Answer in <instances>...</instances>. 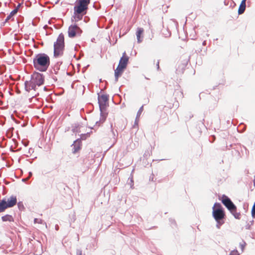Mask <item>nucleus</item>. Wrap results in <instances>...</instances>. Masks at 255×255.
Here are the masks:
<instances>
[{"instance_id":"obj_17","label":"nucleus","mask_w":255,"mask_h":255,"mask_svg":"<svg viewBox=\"0 0 255 255\" xmlns=\"http://www.w3.org/2000/svg\"><path fill=\"white\" fill-rule=\"evenodd\" d=\"M246 4L244 0H242L239 6L238 9V14H241L243 13L246 9Z\"/></svg>"},{"instance_id":"obj_39","label":"nucleus","mask_w":255,"mask_h":255,"mask_svg":"<svg viewBox=\"0 0 255 255\" xmlns=\"http://www.w3.org/2000/svg\"><path fill=\"white\" fill-rule=\"evenodd\" d=\"M205 43H206V41H204L203 42V45H205Z\"/></svg>"},{"instance_id":"obj_3","label":"nucleus","mask_w":255,"mask_h":255,"mask_svg":"<svg viewBox=\"0 0 255 255\" xmlns=\"http://www.w3.org/2000/svg\"><path fill=\"white\" fill-rule=\"evenodd\" d=\"M213 216L217 222L216 227L220 229V227L224 223L223 219L225 214L221 205L216 203L213 207Z\"/></svg>"},{"instance_id":"obj_1","label":"nucleus","mask_w":255,"mask_h":255,"mask_svg":"<svg viewBox=\"0 0 255 255\" xmlns=\"http://www.w3.org/2000/svg\"><path fill=\"white\" fill-rule=\"evenodd\" d=\"M50 63L49 56L44 53L37 54L33 58L34 67L40 72H45L48 69Z\"/></svg>"},{"instance_id":"obj_23","label":"nucleus","mask_w":255,"mask_h":255,"mask_svg":"<svg viewBox=\"0 0 255 255\" xmlns=\"http://www.w3.org/2000/svg\"><path fill=\"white\" fill-rule=\"evenodd\" d=\"M143 106H141L139 109L138 110V112H137V115H136V117L139 118V117L140 116L142 112H143Z\"/></svg>"},{"instance_id":"obj_18","label":"nucleus","mask_w":255,"mask_h":255,"mask_svg":"<svg viewBox=\"0 0 255 255\" xmlns=\"http://www.w3.org/2000/svg\"><path fill=\"white\" fill-rule=\"evenodd\" d=\"M17 11L18 8H15L13 10H12L5 19L4 23L7 22L9 19H10L11 17L17 12Z\"/></svg>"},{"instance_id":"obj_37","label":"nucleus","mask_w":255,"mask_h":255,"mask_svg":"<svg viewBox=\"0 0 255 255\" xmlns=\"http://www.w3.org/2000/svg\"><path fill=\"white\" fill-rule=\"evenodd\" d=\"M112 131H113V133L114 135L115 136L116 134H115V132L113 130H112Z\"/></svg>"},{"instance_id":"obj_9","label":"nucleus","mask_w":255,"mask_h":255,"mask_svg":"<svg viewBox=\"0 0 255 255\" xmlns=\"http://www.w3.org/2000/svg\"><path fill=\"white\" fill-rule=\"evenodd\" d=\"M17 203V198L15 196H10L6 199V204L8 208H11L15 205Z\"/></svg>"},{"instance_id":"obj_15","label":"nucleus","mask_w":255,"mask_h":255,"mask_svg":"<svg viewBox=\"0 0 255 255\" xmlns=\"http://www.w3.org/2000/svg\"><path fill=\"white\" fill-rule=\"evenodd\" d=\"M81 125L79 123H75L72 126V131L74 133H79L81 132Z\"/></svg>"},{"instance_id":"obj_34","label":"nucleus","mask_w":255,"mask_h":255,"mask_svg":"<svg viewBox=\"0 0 255 255\" xmlns=\"http://www.w3.org/2000/svg\"><path fill=\"white\" fill-rule=\"evenodd\" d=\"M32 172H29V178L30 177L32 176Z\"/></svg>"},{"instance_id":"obj_25","label":"nucleus","mask_w":255,"mask_h":255,"mask_svg":"<svg viewBox=\"0 0 255 255\" xmlns=\"http://www.w3.org/2000/svg\"><path fill=\"white\" fill-rule=\"evenodd\" d=\"M17 206H18V209L20 210H22V209H23L24 208V206L22 204V202H18L17 203Z\"/></svg>"},{"instance_id":"obj_21","label":"nucleus","mask_w":255,"mask_h":255,"mask_svg":"<svg viewBox=\"0 0 255 255\" xmlns=\"http://www.w3.org/2000/svg\"><path fill=\"white\" fill-rule=\"evenodd\" d=\"M231 213L234 216L235 218L237 219H240L241 218V214L240 212H237V210H234V211L231 212Z\"/></svg>"},{"instance_id":"obj_8","label":"nucleus","mask_w":255,"mask_h":255,"mask_svg":"<svg viewBox=\"0 0 255 255\" xmlns=\"http://www.w3.org/2000/svg\"><path fill=\"white\" fill-rule=\"evenodd\" d=\"M91 0H77V4L75 6H78L79 8H84L86 10L88 9V5L90 3Z\"/></svg>"},{"instance_id":"obj_6","label":"nucleus","mask_w":255,"mask_h":255,"mask_svg":"<svg viewBox=\"0 0 255 255\" xmlns=\"http://www.w3.org/2000/svg\"><path fill=\"white\" fill-rule=\"evenodd\" d=\"M87 10L75 6L74 7V15L72 17V20L75 22H78L82 19L84 15L87 13Z\"/></svg>"},{"instance_id":"obj_11","label":"nucleus","mask_w":255,"mask_h":255,"mask_svg":"<svg viewBox=\"0 0 255 255\" xmlns=\"http://www.w3.org/2000/svg\"><path fill=\"white\" fill-rule=\"evenodd\" d=\"M126 52H125L123 54V56L121 58L119 64L118 65L121 66L122 67L124 68L125 69L126 68L128 62V57L127 56H125Z\"/></svg>"},{"instance_id":"obj_30","label":"nucleus","mask_w":255,"mask_h":255,"mask_svg":"<svg viewBox=\"0 0 255 255\" xmlns=\"http://www.w3.org/2000/svg\"><path fill=\"white\" fill-rule=\"evenodd\" d=\"M82 252L80 249H77L76 251V255H82Z\"/></svg>"},{"instance_id":"obj_16","label":"nucleus","mask_w":255,"mask_h":255,"mask_svg":"<svg viewBox=\"0 0 255 255\" xmlns=\"http://www.w3.org/2000/svg\"><path fill=\"white\" fill-rule=\"evenodd\" d=\"M222 202L227 207L233 202L228 196L223 195L222 197Z\"/></svg>"},{"instance_id":"obj_22","label":"nucleus","mask_w":255,"mask_h":255,"mask_svg":"<svg viewBox=\"0 0 255 255\" xmlns=\"http://www.w3.org/2000/svg\"><path fill=\"white\" fill-rule=\"evenodd\" d=\"M59 65L58 63H57L56 65H55L54 67L53 68V72L52 73H54L55 74H57L58 71L59 69Z\"/></svg>"},{"instance_id":"obj_13","label":"nucleus","mask_w":255,"mask_h":255,"mask_svg":"<svg viewBox=\"0 0 255 255\" xmlns=\"http://www.w3.org/2000/svg\"><path fill=\"white\" fill-rule=\"evenodd\" d=\"M143 29L141 27H138L137 29V31L136 32V36L137 40L138 43H140L142 41L143 39V36H141V35L143 34Z\"/></svg>"},{"instance_id":"obj_14","label":"nucleus","mask_w":255,"mask_h":255,"mask_svg":"<svg viewBox=\"0 0 255 255\" xmlns=\"http://www.w3.org/2000/svg\"><path fill=\"white\" fill-rule=\"evenodd\" d=\"M7 208L8 207L6 204V198L0 200V213L4 212Z\"/></svg>"},{"instance_id":"obj_31","label":"nucleus","mask_w":255,"mask_h":255,"mask_svg":"<svg viewBox=\"0 0 255 255\" xmlns=\"http://www.w3.org/2000/svg\"><path fill=\"white\" fill-rule=\"evenodd\" d=\"M138 118L136 117V119H135V122H134V126H135V125H137L138 122Z\"/></svg>"},{"instance_id":"obj_24","label":"nucleus","mask_w":255,"mask_h":255,"mask_svg":"<svg viewBox=\"0 0 255 255\" xmlns=\"http://www.w3.org/2000/svg\"><path fill=\"white\" fill-rule=\"evenodd\" d=\"M90 135V133H87L86 134H82L81 135V138H80V139H82L83 140L84 139H85L87 137L89 136Z\"/></svg>"},{"instance_id":"obj_10","label":"nucleus","mask_w":255,"mask_h":255,"mask_svg":"<svg viewBox=\"0 0 255 255\" xmlns=\"http://www.w3.org/2000/svg\"><path fill=\"white\" fill-rule=\"evenodd\" d=\"M72 146H73V153H76L81 149V140L79 138L76 139Z\"/></svg>"},{"instance_id":"obj_41","label":"nucleus","mask_w":255,"mask_h":255,"mask_svg":"<svg viewBox=\"0 0 255 255\" xmlns=\"http://www.w3.org/2000/svg\"><path fill=\"white\" fill-rule=\"evenodd\" d=\"M254 185L255 186V181H254Z\"/></svg>"},{"instance_id":"obj_20","label":"nucleus","mask_w":255,"mask_h":255,"mask_svg":"<svg viewBox=\"0 0 255 255\" xmlns=\"http://www.w3.org/2000/svg\"><path fill=\"white\" fill-rule=\"evenodd\" d=\"M230 212L234 211V210H237V207L232 202L231 203L228 207H226Z\"/></svg>"},{"instance_id":"obj_2","label":"nucleus","mask_w":255,"mask_h":255,"mask_svg":"<svg viewBox=\"0 0 255 255\" xmlns=\"http://www.w3.org/2000/svg\"><path fill=\"white\" fill-rule=\"evenodd\" d=\"M44 77L42 74L35 72L31 75L29 81L24 82L25 90L29 92L31 90L36 91V87H39L44 84Z\"/></svg>"},{"instance_id":"obj_38","label":"nucleus","mask_w":255,"mask_h":255,"mask_svg":"<svg viewBox=\"0 0 255 255\" xmlns=\"http://www.w3.org/2000/svg\"><path fill=\"white\" fill-rule=\"evenodd\" d=\"M130 181H131V182H133L132 177H131Z\"/></svg>"},{"instance_id":"obj_12","label":"nucleus","mask_w":255,"mask_h":255,"mask_svg":"<svg viewBox=\"0 0 255 255\" xmlns=\"http://www.w3.org/2000/svg\"><path fill=\"white\" fill-rule=\"evenodd\" d=\"M125 68L120 65H118L116 69L115 70V82H117L119 77L122 74Z\"/></svg>"},{"instance_id":"obj_26","label":"nucleus","mask_w":255,"mask_h":255,"mask_svg":"<svg viewBox=\"0 0 255 255\" xmlns=\"http://www.w3.org/2000/svg\"><path fill=\"white\" fill-rule=\"evenodd\" d=\"M252 216L253 218L255 217V203H254L252 210Z\"/></svg>"},{"instance_id":"obj_27","label":"nucleus","mask_w":255,"mask_h":255,"mask_svg":"<svg viewBox=\"0 0 255 255\" xmlns=\"http://www.w3.org/2000/svg\"><path fill=\"white\" fill-rule=\"evenodd\" d=\"M246 243L244 241H243V243H240V247L242 252L244 251V250L245 247L246 246Z\"/></svg>"},{"instance_id":"obj_29","label":"nucleus","mask_w":255,"mask_h":255,"mask_svg":"<svg viewBox=\"0 0 255 255\" xmlns=\"http://www.w3.org/2000/svg\"><path fill=\"white\" fill-rule=\"evenodd\" d=\"M34 223H38V224H41L42 222V220L41 219L35 218L34 219Z\"/></svg>"},{"instance_id":"obj_35","label":"nucleus","mask_w":255,"mask_h":255,"mask_svg":"<svg viewBox=\"0 0 255 255\" xmlns=\"http://www.w3.org/2000/svg\"><path fill=\"white\" fill-rule=\"evenodd\" d=\"M52 78H53V79L54 80H57V78H56V77L55 76H52Z\"/></svg>"},{"instance_id":"obj_36","label":"nucleus","mask_w":255,"mask_h":255,"mask_svg":"<svg viewBox=\"0 0 255 255\" xmlns=\"http://www.w3.org/2000/svg\"><path fill=\"white\" fill-rule=\"evenodd\" d=\"M20 6V4H18L16 8H18V9H19V7Z\"/></svg>"},{"instance_id":"obj_4","label":"nucleus","mask_w":255,"mask_h":255,"mask_svg":"<svg viewBox=\"0 0 255 255\" xmlns=\"http://www.w3.org/2000/svg\"><path fill=\"white\" fill-rule=\"evenodd\" d=\"M108 96L107 95H102L98 96V104L101 112V118L99 121L96 122V126L99 127L101 124L103 123L106 119V115L104 112L106 110L107 104L108 101Z\"/></svg>"},{"instance_id":"obj_5","label":"nucleus","mask_w":255,"mask_h":255,"mask_svg":"<svg viewBox=\"0 0 255 255\" xmlns=\"http://www.w3.org/2000/svg\"><path fill=\"white\" fill-rule=\"evenodd\" d=\"M64 36L62 33H60L54 43V56L57 57L62 55L64 49Z\"/></svg>"},{"instance_id":"obj_19","label":"nucleus","mask_w":255,"mask_h":255,"mask_svg":"<svg viewBox=\"0 0 255 255\" xmlns=\"http://www.w3.org/2000/svg\"><path fill=\"white\" fill-rule=\"evenodd\" d=\"M1 220L3 222L9 221L13 222L14 220L11 215H5L1 217Z\"/></svg>"},{"instance_id":"obj_28","label":"nucleus","mask_w":255,"mask_h":255,"mask_svg":"<svg viewBox=\"0 0 255 255\" xmlns=\"http://www.w3.org/2000/svg\"><path fill=\"white\" fill-rule=\"evenodd\" d=\"M230 255H239V254L237 250H233L230 252Z\"/></svg>"},{"instance_id":"obj_32","label":"nucleus","mask_w":255,"mask_h":255,"mask_svg":"<svg viewBox=\"0 0 255 255\" xmlns=\"http://www.w3.org/2000/svg\"><path fill=\"white\" fill-rule=\"evenodd\" d=\"M170 222H171V224H175V221L174 220L171 219L170 220Z\"/></svg>"},{"instance_id":"obj_7","label":"nucleus","mask_w":255,"mask_h":255,"mask_svg":"<svg viewBox=\"0 0 255 255\" xmlns=\"http://www.w3.org/2000/svg\"><path fill=\"white\" fill-rule=\"evenodd\" d=\"M82 33L81 29L76 24L71 25L68 28V33L70 38L79 36Z\"/></svg>"},{"instance_id":"obj_40","label":"nucleus","mask_w":255,"mask_h":255,"mask_svg":"<svg viewBox=\"0 0 255 255\" xmlns=\"http://www.w3.org/2000/svg\"><path fill=\"white\" fill-rule=\"evenodd\" d=\"M253 223H254V221H252L251 222L252 224H253Z\"/></svg>"},{"instance_id":"obj_33","label":"nucleus","mask_w":255,"mask_h":255,"mask_svg":"<svg viewBox=\"0 0 255 255\" xmlns=\"http://www.w3.org/2000/svg\"><path fill=\"white\" fill-rule=\"evenodd\" d=\"M159 61H158L157 63L156 64V67L157 69L158 70L159 69Z\"/></svg>"}]
</instances>
